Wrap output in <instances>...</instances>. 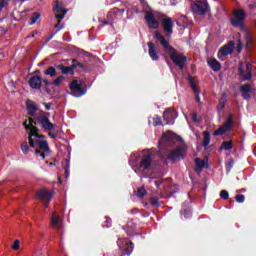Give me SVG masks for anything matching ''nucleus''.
Listing matches in <instances>:
<instances>
[{
  "instance_id": "1",
  "label": "nucleus",
  "mask_w": 256,
  "mask_h": 256,
  "mask_svg": "<svg viewBox=\"0 0 256 256\" xmlns=\"http://www.w3.org/2000/svg\"><path fill=\"white\" fill-rule=\"evenodd\" d=\"M155 39L160 42V45H162L164 52L166 55H169L172 63L176 65L180 70L185 69V64L187 63V56L183 55L177 49H175L171 44H169V41L163 36L161 33L156 32L155 33Z\"/></svg>"
},
{
  "instance_id": "2",
  "label": "nucleus",
  "mask_w": 256,
  "mask_h": 256,
  "mask_svg": "<svg viewBox=\"0 0 256 256\" xmlns=\"http://www.w3.org/2000/svg\"><path fill=\"white\" fill-rule=\"evenodd\" d=\"M185 157H187V150L185 147L180 146L174 150H171L167 156V159L172 163H179V161H183Z\"/></svg>"
},
{
  "instance_id": "3",
  "label": "nucleus",
  "mask_w": 256,
  "mask_h": 256,
  "mask_svg": "<svg viewBox=\"0 0 256 256\" xmlns=\"http://www.w3.org/2000/svg\"><path fill=\"white\" fill-rule=\"evenodd\" d=\"M70 91L73 97H83L87 90L83 88V82L79 80H72L70 82Z\"/></svg>"
},
{
  "instance_id": "4",
  "label": "nucleus",
  "mask_w": 256,
  "mask_h": 256,
  "mask_svg": "<svg viewBox=\"0 0 256 256\" xmlns=\"http://www.w3.org/2000/svg\"><path fill=\"white\" fill-rule=\"evenodd\" d=\"M68 9H63V4L56 1V7L54 8V13L56 14L55 18L57 19V24L54 25L55 29H61L59 27L61 25V21L65 19V15H67Z\"/></svg>"
},
{
  "instance_id": "5",
  "label": "nucleus",
  "mask_w": 256,
  "mask_h": 256,
  "mask_svg": "<svg viewBox=\"0 0 256 256\" xmlns=\"http://www.w3.org/2000/svg\"><path fill=\"white\" fill-rule=\"evenodd\" d=\"M191 10L194 15H207V11H209V4L203 1H196L191 5Z\"/></svg>"
},
{
  "instance_id": "6",
  "label": "nucleus",
  "mask_w": 256,
  "mask_h": 256,
  "mask_svg": "<svg viewBox=\"0 0 256 256\" xmlns=\"http://www.w3.org/2000/svg\"><path fill=\"white\" fill-rule=\"evenodd\" d=\"M37 145L39 146V149L35 150V155L41 157V159H45V152L49 151V142L46 140H34V148L37 147Z\"/></svg>"
},
{
  "instance_id": "7",
  "label": "nucleus",
  "mask_w": 256,
  "mask_h": 256,
  "mask_svg": "<svg viewBox=\"0 0 256 256\" xmlns=\"http://www.w3.org/2000/svg\"><path fill=\"white\" fill-rule=\"evenodd\" d=\"M233 125V114H229L226 122L217 130L214 131L213 136L219 137V135H225L228 131H231V126Z\"/></svg>"
},
{
  "instance_id": "8",
  "label": "nucleus",
  "mask_w": 256,
  "mask_h": 256,
  "mask_svg": "<svg viewBox=\"0 0 256 256\" xmlns=\"http://www.w3.org/2000/svg\"><path fill=\"white\" fill-rule=\"evenodd\" d=\"M235 51V42L229 41L226 45L221 47L218 51L217 57L218 59H223V57H227V55H231Z\"/></svg>"
},
{
  "instance_id": "9",
  "label": "nucleus",
  "mask_w": 256,
  "mask_h": 256,
  "mask_svg": "<svg viewBox=\"0 0 256 256\" xmlns=\"http://www.w3.org/2000/svg\"><path fill=\"white\" fill-rule=\"evenodd\" d=\"M53 197V192L47 191V189L42 188L37 192V198L44 203L45 207H49L51 199Z\"/></svg>"
},
{
  "instance_id": "10",
  "label": "nucleus",
  "mask_w": 256,
  "mask_h": 256,
  "mask_svg": "<svg viewBox=\"0 0 256 256\" xmlns=\"http://www.w3.org/2000/svg\"><path fill=\"white\" fill-rule=\"evenodd\" d=\"M246 17L247 14H245V11L243 9H239L234 13V18L231 19V24L233 27H239V25L245 21Z\"/></svg>"
},
{
  "instance_id": "11",
  "label": "nucleus",
  "mask_w": 256,
  "mask_h": 256,
  "mask_svg": "<svg viewBox=\"0 0 256 256\" xmlns=\"http://www.w3.org/2000/svg\"><path fill=\"white\" fill-rule=\"evenodd\" d=\"M28 85L31 89L39 91L43 87V78L39 75H34L29 78Z\"/></svg>"
},
{
  "instance_id": "12",
  "label": "nucleus",
  "mask_w": 256,
  "mask_h": 256,
  "mask_svg": "<svg viewBox=\"0 0 256 256\" xmlns=\"http://www.w3.org/2000/svg\"><path fill=\"white\" fill-rule=\"evenodd\" d=\"M26 131H30L28 136L30 148L35 149V140L33 137H37V135H39V128H37V126H26Z\"/></svg>"
},
{
  "instance_id": "13",
  "label": "nucleus",
  "mask_w": 256,
  "mask_h": 256,
  "mask_svg": "<svg viewBox=\"0 0 256 256\" xmlns=\"http://www.w3.org/2000/svg\"><path fill=\"white\" fill-rule=\"evenodd\" d=\"M38 123H40V127L43 131H55V124H53L50 119L38 117Z\"/></svg>"
},
{
  "instance_id": "14",
  "label": "nucleus",
  "mask_w": 256,
  "mask_h": 256,
  "mask_svg": "<svg viewBox=\"0 0 256 256\" xmlns=\"http://www.w3.org/2000/svg\"><path fill=\"white\" fill-rule=\"evenodd\" d=\"M151 165H153V157H151V154H145L140 161V169L149 171V169H151Z\"/></svg>"
},
{
  "instance_id": "15",
  "label": "nucleus",
  "mask_w": 256,
  "mask_h": 256,
  "mask_svg": "<svg viewBox=\"0 0 256 256\" xmlns=\"http://www.w3.org/2000/svg\"><path fill=\"white\" fill-rule=\"evenodd\" d=\"M145 19L150 29H159V21H157L153 12L148 11Z\"/></svg>"
},
{
  "instance_id": "16",
  "label": "nucleus",
  "mask_w": 256,
  "mask_h": 256,
  "mask_svg": "<svg viewBox=\"0 0 256 256\" xmlns=\"http://www.w3.org/2000/svg\"><path fill=\"white\" fill-rule=\"evenodd\" d=\"M173 119H175V110L173 108H167L163 112L164 125H171Z\"/></svg>"
},
{
  "instance_id": "17",
  "label": "nucleus",
  "mask_w": 256,
  "mask_h": 256,
  "mask_svg": "<svg viewBox=\"0 0 256 256\" xmlns=\"http://www.w3.org/2000/svg\"><path fill=\"white\" fill-rule=\"evenodd\" d=\"M148 54L152 61H157L159 59V51H157V46L153 42H148Z\"/></svg>"
},
{
  "instance_id": "18",
  "label": "nucleus",
  "mask_w": 256,
  "mask_h": 256,
  "mask_svg": "<svg viewBox=\"0 0 256 256\" xmlns=\"http://www.w3.org/2000/svg\"><path fill=\"white\" fill-rule=\"evenodd\" d=\"M240 91L242 93V98L245 101H249V99H251V94H249V93H253L251 84H243L242 86H240Z\"/></svg>"
},
{
  "instance_id": "19",
  "label": "nucleus",
  "mask_w": 256,
  "mask_h": 256,
  "mask_svg": "<svg viewBox=\"0 0 256 256\" xmlns=\"http://www.w3.org/2000/svg\"><path fill=\"white\" fill-rule=\"evenodd\" d=\"M162 25H163V30L165 31V33H168V35L173 34V19H171V18L164 19L162 21Z\"/></svg>"
},
{
  "instance_id": "20",
  "label": "nucleus",
  "mask_w": 256,
  "mask_h": 256,
  "mask_svg": "<svg viewBox=\"0 0 256 256\" xmlns=\"http://www.w3.org/2000/svg\"><path fill=\"white\" fill-rule=\"evenodd\" d=\"M26 109L30 117H35V113H37L39 108L37 107V104H35V102H33L32 100H27Z\"/></svg>"
},
{
  "instance_id": "21",
  "label": "nucleus",
  "mask_w": 256,
  "mask_h": 256,
  "mask_svg": "<svg viewBox=\"0 0 256 256\" xmlns=\"http://www.w3.org/2000/svg\"><path fill=\"white\" fill-rule=\"evenodd\" d=\"M56 69L61 71L62 75H75L72 66H64L63 64L56 65Z\"/></svg>"
},
{
  "instance_id": "22",
  "label": "nucleus",
  "mask_w": 256,
  "mask_h": 256,
  "mask_svg": "<svg viewBox=\"0 0 256 256\" xmlns=\"http://www.w3.org/2000/svg\"><path fill=\"white\" fill-rule=\"evenodd\" d=\"M210 69H212V71H214L215 73L221 71V63L219 61H217V59L215 58H210L207 61Z\"/></svg>"
},
{
  "instance_id": "23",
  "label": "nucleus",
  "mask_w": 256,
  "mask_h": 256,
  "mask_svg": "<svg viewBox=\"0 0 256 256\" xmlns=\"http://www.w3.org/2000/svg\"><path fill=\"white\" fill-rule=\"evenodd\" d=\"M51 227H53V229H57V230H59V229H61V227H63L61 218L59 216H56L55 212L52 214Z\"/></svg>"
},
{
  "instance_id": "24",
  "label": "nucleus",
  "mask_w": 256,
  "mask_h": 256,
  "mask_svg": "<svg viewBox=\"0 0 256 256\" xmlns=\"http://www.w3.org/2000/svg\"><path fill=\"white\" fill-rule=\"evenodd\" d=\"M194 163H195L194 171L196 173H201V171L205 169V165H206L205 160H202L201 158H195Z\"/></svg>"
},
{
  "instance_id": "25",
  "label": "nucleus",
  "mask_w": 256,
  "mask_h": 256,
  "mask_svg": "<svg viewBox=\"0 0 256 256\" xmlns=\"http://www.w3.org/2000/svg\"><path fill=\"white\" fill-rule=\"evenodd\" d=\"M203 137L202 147H209V144L211 143V133H209V131H204Z\"/></svg>"
},
{
  "instance_id": "26",
  "label": "nucleus",
  "mask_w": 256,
  "mask_h": 256,
  "mask_svg": "<svg viewBox=\"0 0 256 256\" xmlns=\"http://www.w3.org/2000/svg\"><path fill=\"white\" fill-rule=\"evenodd\" d=\"M57 66H50L44 71V75H48L49 77H57Z\"/></svg>"
},
{
  "instance_id": "27",
  "label": "nucleus",
  "mask_w": 256,
  "mask_h": 256,
  "mask_svg": "<svg viewBox=\"0 0 256 256\" xmlns=\"http://www.w3.org/2000/svg\"><path fill=\"white\" fill-rule=\"evenodd\" d=\"M231 151V149H233V142L231 141H224L222 142V145L220 147V151Z\"/></svg>"
},
{
  "instance_id": "28",
  "label": "nucleus",
  "mask_w": 256,
  "mask_h": 256,
  "mask_svg": "<svg viewBox=\"0 0 256 256\" xmlns=\"http://www.w3.org/2000/svg\"><path fill=\"white\" fill-rule=\"evenodd\" d=\"M29 147H31V144L27 142V140L21 143L20 148L24 155H27V153H29Z\"/></svg>"
},
{
  "instance_id": "29",
  "label": "nucleus",
  "mask_w": 256,
  "mask_h": 256,
  "mask_svg": "<svg viewBox=\"0 0 256 256\" xmlns=\"http://www.w3.org/2000/svg\"><path fill=\"white\" fill-rule=\"evenodd\" d=\"M65 81V76L59 75L54 81L51 82V85L54 87H59Z\"/></svg>"
},
{
  "instance_id": "30",
  "label": "nucleus",
  "mask_w": 256,
  "mask_h": 256,
  "mask_svg": "<svg viewBox=\"0 0 256 256\" xmlns=\"http://www.w3.org/2000/svg\"><path fill=\"white\" fill-rule=\"evenodd\" d=\"M119 8H114L112 10H110L107 14L108 19H116L117 15H119Z\"/></svg>"
},
{
  "instance_id": "31",
  "label": "nucleus",
  "mask_w": 256,
  "mask_h": 256,
  "mask_svg": "<svg viewBox=\"0 0 256 256\" xmlns=\"http://www.w3.org/2000/svg\"><path fill=\"white\" fill-rule=\"evenodd\" d=\"M71 67L73 71H75L77 67H79L80 69H85V64L79 62L77 59H73Z\"/></svg>"
},
{
  "instance_id": "32",
  "label": "nucleus",
  "mask_w": 256,
  "mask_h": 256,
  "mask_svg": "<svg viewBox=\"0 0 256 256\" xmlns=\"http://www.w3.org/2000/svg\"><path fill=\"white\" fill-rule=\"evenodd\" d=\"M40 17H41V14H39V12H34L32 14V17L30 18V21H31L30 25H35Z\"/></svg>"
},
{
  "instance_id": "33",
  "label": "nucleus",
  "mask_w": 256,
  "mask_h": 256,
  "mask_svg": "<svg viewBox=\"0 0 256 256\" xmlns=\"http://www.w3.org/2000/svg\"><path fill=\"white\" fill-rule=\"evenodd\" d=\"M136 195L140 198L143 199L147 195V190H145V187H140L136 191Z\"/></svg>"
},
{
  "instance_id": "34",
  "label": "nucleus",
  "mask_w": 256,
  "mask_h": 256,
  "mask_svg": "<svg viewBox=\"0 0 256 256\" xmlns=\"http://www.w3.org/2000/svg\"><path fill=\"white\" fill-rule=\"evenodd\" d=\"M153 125L154 127H157L159 125H162V127H164V125H167V124H165V121H161V117L156 116L153 118Z\"/></svg>"
},
{
  "instance_id": "35",
  "label": "nucleus",
  "mask_w": 256,
  "mask_h": 256,
  "mask_svg": "<svg viewBox=\"0 0 256 256\" xmlns=\"http://www.w3.org/2000/svg\"><path fill=\"white\" fill-rule=\"evenodd\" d=\"M38 121H39V115H36L34 118H29L30 127H36V125H40Z\"/></svg>"
},
{
  "instance_id": "36",
  "label": "nucleus",
  "mask_w": 256,
  "mask_h": 256,
  "mask_svg": "<svg viewBox=\"0 0 256 256\" xmlns=\"http://www.w3.org/2000/svg\"><path fill=\"white\" fill-rule=\"evenodd\" d=\"M220 197L224 199V201H227V199H229V192L227 190L220 191Z\"/></svg>"
},
{
  "instance_id": "37",
  "label": "nucleus",
  "mask_w": 256,
  "mask_h": 256,
  "mask_svg": "<svg viewBox=\"0 0 256 256\" xmlns=\"http://www.w3.org/2000/svg\"><path fill=\"white\" fill-rule=\"evenodd\" d=\"M251 79H253V74L251 73V71L242 76V81H251Z\"/></svg>"
},
{
  "instance_id": "38",
  "label": "nucleus",
  "mask_w": 256,
  "mask_h": 256,
  "mask_svg": "<svg viewBox=\"0 0 256 256\" xmlns=\"http://www.w3.org/2000/svg\"><path fill=\"white\" fill-rule=\"evenodd\" d=\"M235 200L238 202V203H245V195L243 194H237L235 196Z\"/></svg>"
},
{
  "instance_id": "39",
  "label": "nucleus",
  "mask_w": 256,
  "mask_h": 256,
  "mask_svg": "<svg viewBox=\"0 0 256 256\" xmlns=\"http://www.w3.org/2000/svg\"><path fill=\"white\" fill-rule=\"evenodd\" d=\"M150 204L152 205V207H161V204H159L158 198H152L150 200Z\"/></svg>"
},
{
  "instance_id": "40",
  "label": "nucleus",
  "mask_w": 256,
  "mask_h": 256,
  "mask_svg": "<svg viewBox=\"0 0 256 256\" xmlns=\"http://www.w3.org/2000/svg\"><path fill=\"white\" fill-rule=\"evenodd\" d=\"M238 75L240 77L245 76V69H243V63H240L239 66H238Z\"/></svg>"
},
{
  "instance_id": "41",
  "label": "nucleus",
  "mask_w": 256,
  "mask_h": 256,
  "mask_svg": "<svg viewBox=\"0 0 256 256\" xmlns=\"http://www.w3.org/2000/svg\"><path fill=\"white\" fill-rule=\"evenodd\" d=\"M64 175L66 179H69V162H66V165L64 166Z\"/></svg>"
},
{
  "instance_id": "42",
  "label": "nucleus",
  "mask_w": 256,
  "mask_h": 256,
  "mask_svg": "<svg viewBox=\"0 0 256 256\" xmlns=\"http://www.w3.org/2000/svg\"><path fill=\"white\" fill-rule=\"evenodd\" d=\"M180 213L185 217V219H187L191 213V211H189V209H183L180 211Z\"/></svg>"
},
{
  "instance_id": "43",
  "label": "nucleus",
  "mask_w": 256,
  "mask_h": 256,
  "mask_svg": "<svg viewBox=\"0 0 256 256\" xmlns=\"http://www.w3.org/2000/svg\"><path fill=\"white\" fill-rule=\"evenodd\" d=\"M223 109H225V101H219V104L217 106V110L218 111H223Z\"/></svg>"
},
{
  "instance_id": "44",
  "label": "nucleus",
  "mask_w": 256,
  "mask_h": 256,
  "mask_svg": "<svg viewBox=\"0 0 256 256\" xmlns=\"http://www.w3.org/2000/svg\"><path fill=\"white\" fill-rule=\"evenodd\" d=\"M191 117H192V121H193L194 123H201V120H199V119L197 118V113L193 112V113L191 114Z\"/></svg>"
},
{
  "instance_id": "45",
  "label": "nucleus",
  "mask_w": 256,
  "mask_h": 256,
  "mask_svg": "<svg viewBox=\"0 0 256 256\" xmlns=\"http://www.w3.org/2000/svg\"><path fill=\"white\" fill-rule=\"evenodd\" d=\"M21 242L19 241V240H16L15 242H14V244L12 245V249L14 250V251H18L19 250V244H20Z\"/></svg>"
},
{
  "instance_id": "46",
  "label": "nucleus",
  "mask_w": 256,
  "mask_h": 256,
  "mask_svg": "<svg viewBox=\"0 0 256 256\" xmlns=\"http://www.w3.org/2000/svg\"><path fill=\"white\" fill-rule=\"evenodd\" d=\"M38 117H45L46 119H50L51 118V113L44 112L42 114H38Z\"/></svg>"
},
{
  "instance_id": "47",
  "label": "nucleus",
  "mask_w": 256,
  "mask_h": 256,
  "mask_svg": "<svg viewBox=\"0 0 256 256\" xmlns=\"http://www.w3.org/2000/svg\"><path fill=\"white\" fill-rule=\"evenodd\" d=\"M234 165H235V160L234 159H230L228 164H227V167H228V169H233Z\"/></svg>"
},
{
  "instance_id": "48",
  "label": "nucleus",
  "mask_w": 256,
  "mask_h": 256,
  "mask_svg": "<svg viewBox=\"0 0 256 256\" xmlns=\"http://www.w3.org/2000/svg\"><path fill=\"white\" fill-rule=\"evenodd\" d=\"M246 43H247V45H252L253 44V38H251V36L247 35L246 36Z\"/></svg>"
},
{
  "instance_id": "49",
  "label": "nucleus",
  "mask_w": 256,
  "mask_h": 256,
  "mask_svg": "<svg viewBox=\"0 0 256 256\" xmlns=\"http://www.w3.org/2000/svg\"><path fill=\"white\" fill-rule=\"evenodd\" d=\"M42 105H44L46 111H50L51 110V103H47V102H43Z\"/></svg>"
},
{
  "instance_id": "50",
  "label": "nucleus",
  "mask_w": 256,
  "mask_h": 256,
  "mask_svg": "<svg viewBox=\"0 0 256 256\" xmlns=\"http://www.w3.org/2000/svg\"><path fill=\"white\" fill-rule=\"evenodd\" d=\"M62 29H63V26H61L60 28H58V29L55 31V33H52V34L50 35V37H48V38L50 39V41H51V39H53V37H55V35H57V32L60 31V30H62Z\"/></svg>"
},
{
  "instance_id": "51",
  "label": "nucleus",
  "mask_w": 256,
  "mask_h": 256,
  "mask_svg": "<svg viewBox=\"0 0 256 256\" xmlns=\"http://www.w3.org/2000/svg\"><path fill=\"white\" fill-rule=\"evenodd\" d=\"M48 136H50L51 139H57V134H55L51 131L48 132Z\"/></svg>"
},
{
  "instance_id": "52",
  "label": "nucleus",
  "mask_w": 256,
  "mask_h": 256,
  "mask_svg": "<svg viewBox=\"0 0 256 256\" xmlns=\"http://www.w3.org/2000/svg\"><path fill=\"white\" fill-rule=\"evenodd\" d=\"M42 83H44L45 87H49V85H51L52 82H50L47 79H42Z\"/></svg>"
},
{
  "instance_id": "53",
  "label": "nucleus",
  "mask_w": 256,
  "mask_h": 256,
  "mask_svg": "<svg viewBox=\"0 0 256 256\" xmlns=\"http://www.w3.org/2000/svg\"><path fill=\"white\" fill-rule=\"evenodd\" d=\"M154 185H156V187H161V185H163V180H157L154 182Z\"/></svg>"
},
{
  "instance_id": "54",
  "label": "nucleus",
  "mask_w": 256,
  "mask_h": 256,
  "mask_svg": "<svg viewBox=\"0 0 256 256\" xmlns=\"http://www.w3.org/2000/svg\"><path fill=\"white\" fill-rule=\"evenodd\" d=\"M3 7H5V0H0V13L3 11Z\"/></svg>"
},
{
  "instance_id": "55",
  "label": "nucleus",
  "mask_w": 256,
  "mask_h": 256,
  "mask_svg": "<svg viewBox=\"0 0 256 256\" xmlns=\"http://www.w3.org/2000/svg\"><path fill=\"white\" fill-rule=\"evenodd\" d=\"M190 87L192 91H194V93H199V90L197 89V86L195 84H192Z\"/></svg>"
},
{
  "instance_id": "56",
  "label": "nucleus",
  "mask_w": 256,
  "mask_h": 256,
  "mask_svg": "<svg viewBox=\"0 0 256 256\" xmlns=\"http://www.w3.org/2000/svg\"><path fill=\"white\" fill-rule=\"evenodd\" d=\"M99 23H102V25H109V21L107 20H101V18L98 19Z\"/></svg>"
},
{
  "instance_id": "57",
  "label": "nucleus",
  "mask_w": 256,
  "mask_h": 256,
  "mask_svg": "<svg viewBox=\"0 0 256 256\" xmlns=\"http://www.w3.org/2000/svg\"><path fill=\"white\" fill-rule=\"evenodd\" d=\"M37 139H46L47 136L43 134H35Z\"/></svg>"
},
{
  "instance_id": "58",
  "label": "nucleus",
  "mask_w": 256,
  "mask_h": 256,
  "mask_svg": "<svg viewBox=\"0 0 256 256\" xmlns=\"http://www.w3.org/2000/svg\"><path fill=\"white\" fill-rule=\"evenodd\" d=\"M195 98L198 103H201V97L199 96V92L195 93Z\"/></svg>"
},
{
  "instance_id": "59",
  "label": "nucleus",
  "mask_w": 256,
  "mask_h": 256,
  "mask_svg": "<svg viewBox=\"0 0 256 256\" xmlns=\"http://www.w3.org/2000/svg\"><path fill=\"white\" fill-rule=\"evenodd\" d=\"M188 79L190 81V86L195 85V80L193 79V77L189 76Z\"/></svg>"
},
{
  "instance_id": "60",
  "label": "nucleus",
  "mask_w": 256,
  "mask_h": 256,
  "mask_svg": "<svg viewBox=\"0 0 256 256\" xmlns=\"http://www.w3.org/2000/svg\"><path fill=\"white\" fill-rule=\"evenodd\" d=\"M163 137H164V139H170L171 138V133L168 132L166 134H163Z\"/></svg>"
},
{
  "instance_id": "61",
  "label": "nucleus",
  "mask_w": 256,
  "mask_h": 256,
  "mask_svg": "<svg viewBox=\"0 0 256 256\" xmlns=\"http://www.w3.org/2000/svg\"><path fill=\"white\" fill-rule=\"evenodd\" d=\"M106 223H107V224H106V227H107V228L111 227V225H109V223H111V218H107V217H106Z\"/></svg>"
},
{
  "instance_id": "62",
  "label": "nucleus",
  "mask_w": 256,
  "mask_h": 256,
  "mask_svg": "<svg viewBox=\"0 0 256 256\" xmlns=\"http://www.w3.org/2000/svg\"><path fill=\"white\" fill-rule=\"evenodd\" d=\"M181 19H182L183 21H186V20H187V16L182 15V16H181Z\"/></svg>"
},
{
  "instance_id": "63",
  "label": "nucleus",
  "mask_w": 256,
  "mask_h": 256,
  "mask_svg": "<svg viewBox=\"0 0 256 256\" xmlns=\"http://www.w3.org/2000/svg\"><path fill=\"white\" fill-rule=\"evenodd\" d=\"M49 41H51V39L47 38L44 42V45H47V43H49Z\"/></svg>"
},
{
  "instance_id": "64",
  "label": "nucleus",
  "mask_w": 256,
  "mask_h": 256,
  "mask_svg": "<svg viewBox=\"0 0 256 256\" xmlns=\"http://www.w3.org/2000/svg\"><path fill=\"white\" fill-rule=\"evenodd\" d=\"M23 125H24L25 129H27V127H31L30 125H27V122H24Z\"/></svg>"
}]
</instances>
